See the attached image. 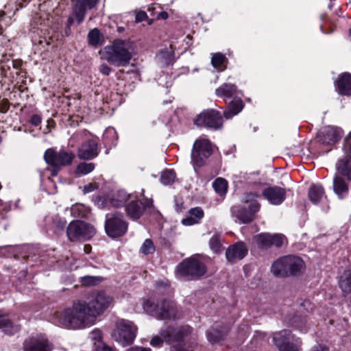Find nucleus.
I'll list each match as a JSON object with an SVG mask.
<instances>
[{"label":"nucleus","mask_w":351,"mask_h":351,"mask_svg":"<svg viewBox=\"0 0 351 351\" xmlns=\"http://www.w3.org/2000/svg\"><path fill=\"white\" fill-rule=\"evenodd\" d=\"M95 320L84 301L75 302L71 308L54 315L56 324L65 328L81 329L90 327L95 324Z\"/></svg>","instance_id":"1"},{"label":"nucleus","mask_w":351,"mask_h":351,"mask_svg":"<svg viewBox=\"0 0 351 351\" xmlns=\"http://www.w3.org/2000/svg\"><path fill=\"white\" fill-rule=\"evenodd\" d=\"M135 53V46L130 40L116 39L110 45L106 46L102 54L110 64L116 66L128 65Z\"/></svg>","instance_id":"2"},{"label":"nucleus","mask_w":351,"mask_h":351,"mask_svg":"<svg viewBox=\"0 0 351 351\" xmlns=\"http://www.w3.org/2000/svg\"><path fill=\"white\" fill-rule=\"evenodd\" d=\"M193 329L188 325L179 327L169 326L166 329L161 330L159 335L154 336L150 341V344L154 347L162 346L164 341L174 343L171 351H192L186 349L185 344L182 343L189 336L192 334Z\"/></svg>","instance_id":"3"},{"label":"nucleus","mask_w":351,"mask_h":351,"mask_svg":"<svg viewBox=\"0 0 351 351\" xmlns=\"http://www.w3.org/2000/svg\"><path fill=\"white\" fill-rule=\"evenodd\" d=\"M206 273V267L198 256L184 259L176 268V275L185 280H195Z\"/></svg>","instance_id":"4"},{"label":"nucleus","mask_w":351,"mask_h":351,"mask_svg":"<svg viewBox=\"0 0 351 351\" xmlns=\"http://www.w3.org/2000/svg\"><path fill=\"white\" fill-rule=\"evenodd\" d=\"M257 197L256 194L252 193L245 194L243 201L247 204L248 210L246 207L234 206L231 208L232 215L243 223L251 222L255 214L260 210L261 206L256 200Z\"/></svg>","instance_id":"5"},{"label":"nucleus","mask_w":351,"mask_h":351,"mask_svg":"<svg viewBox=\"0 0 351 351\" xmlns=\"http://www.w3.org/2000/svg\"><path fill=\"white\" fill-rule=\"evenodd\" d=\"M137 331V327L130 321L119 319L116 323L115 328L112 332V337L123 346L133 343Z\"/></svg>","instance_id":"6"},{"label":"nucleus","mask_w":351,"mask_h":351,"mask_svg":"<svg viewBox=\"0 0 351 351\" xmlns=\"http://www.w3.org/2000/svg\"><path fill=\"white\" fill-rule=\"evenodd\" d=\"M113 302V298L104 291L91 293L86 302L87 307L96 319L108 309Z\"/></svg>","instance_id":"7"},{"label":"nucleus","mask_w":351,"mask_h":351,"mask_svg":"<svg viewBox=\"0 0 351 351\" xmlns=\"http://www.w3.org/2000/svg\"><path fill=\"white\" fill-rule=\"evenodd\" d=\"M66 234L69 239L74 241H86L95 234V228L82 221H73L67 228Z\"/></svg>","instance_id":"8"},{"label":"nucleus","mask_w":351,"mask_h":351,"mask_svg":"<svg viewBox=\"0 0 351 351\" xmlns=\"http://www.w3.org/2000/svg\"><path fill=\"white\" fill-rule=\"evenodd\" d=\"M213 153V146L207 138L197 139L191 152V162L194 167H202Z\"/></svg>","instance_id":"9"},{"label":"nucleus","mask_w":351,"mask_h":351,"mask_svg":"<svg viewBox=\"0 0 351 351\" xmlns=\"http://www.w3.org/2000/svg\"><path fill=\"white\" fill-rule=\"evenodd\" d=\"M74 158L75 155L73 152L64 149L57 151L49 148L45 151L44 154L46 162L56 168L70 165Z\"/></svg>","instance_id":"10"},{"label":"nucleus","mask_w":351,"mask_h":351,"mask_svg":"<svg viewBox=\"0 0 351 351\" xmlns=\"http://www.w3.org/2000/svg\"><path fill=\"white\" fill-rule=\"evenodd\" d=\"M105 229L107 234L112 238H117L125 234L128 230V223L123 220L120 213L106 216Z\"/></svg>","instance_id":"11"},{"label":"nucleus","mask_w":351,"mask_h":351,"mask_svg":"<svg viewBox=\"0 0 351 351\" xmlns=\"http://www.w3.org/2000/svg\"><path fill=\"white\" fill-rule=\"evenodd\" d=\"M196 125L218 129L222 125L221 114L215 110H208L200 113L194 120Z\"/></svg>","instance_id":"12"},{"label":"nucleus","mask_w":351,"mask_h":351,"mask_svg":"<svg viewBox=\"0 0 351 351\" xmlns=\"http://www.w3.org/2000/svg\"><path fill=\"white\" fill-rule=\"evenodd\" d=\"M343 149L346 156L338 161L337 169L339 173L351 180V132L344 139Z\"/></svg>","instance_id":"13"},{"label":"nucleus","mask_w":351,"mask_h":351,"mask_svg":"<svg viewBox=\"0 0 351 351\" xmlns=\"http://www.w3.org/2000/svg\"><path fill=\"white\" fill-rule=\"evenodd\" d=\"M153 206L152 199H145L144 202H139L134 196L125 206V211L128 216L133 219H138L143 215V211L151 208Z\"/></svg>","instance_id":"14"},{"label":"nucleus","mask_w":351,"mask_h":351,"mask_svg":"<svg viewBox=\"0 0 351 351\" xmlns=\"http://www.w3.org/2000/svg\"><path fill=\"white\" fill-rule=\"evenodd\" d=\"M182 317V313L173 301L160 302V311L157 313L159 319L176 320Z\"/></svg>","instance_id":"15"},{"label":"nucleus","mask_w":351,"mask_h":351,"mask_svg":"<svg viewBox=\"0 0 351 351\" xmlns=\"http://www.w3.org/2000/svg\"><path fill=\"white\" fill-rule=\"evenodd\" d=\"M343 130L337 126L328 125L319 132V138L323 144L333 145L337 143L342 137Z\"/></svg>","instance_id":"16"},{"label":"nucleus","mask_w":351,"mask_h":351,"mask_svg":"<svg viewBox=\"0 0 351 351\" xmlns=\"http://www.w3.org/2000/svg\"><path fill=\"white\" fill-rule=\"evenodd\" d=\"M98 154V142L95 138L86 140L77 149V156L81 160H91Z\"/></svg>","instance_id":"17"},{"label":"nucleus","mask_w":351,"mask_h":351,"mask_svg":"<svg viewBox=\"0 0 351 351\" xmlns=\"http://www.w3.org/2000/svg\"><path fill=\"white\" fill-rule=\"evenodd\" d=\"M52 347L44 336L27 339L24 343V351H51Z\"/></svg>","instance_id":"18"},{"label":"nucleus","mask_w":351,"mask_h":351,"mask_svg":"<svg viewBox=\"0 0 351 351\" xmlns=\"http://www.w3.org/2000/svg\"><path fill=\"white\" fill-rule=\"evenodd\" d=\"M263 195L271 204L279 205L285 199V191L279 186H271L263 191Z\"/></svg>","instance_id":"19"},{"label":"nucleus","mask_w":351,"mask_h":351,"mask_svg":"<svg viewBox=\"0 0 351 351\" xmlns=\"http://www.w3.org/2000/svg\"><path fill=\"white\" fill-rule=\"evenodd\" d=\"M247 252L243 243L239 242L230 246L226 252V258L231 263L243 259Z\"/></svg>","instance_id":"20"},{"label":"nucleus","mask_w":351,"mask_h":351,"mask_svg":"<svg viewBox=\"0 0 351 351\" xmlns=\"http://www.w3.org/2000/svg\"><path fill=\"white\" fill-rule=\"evenodd\" d=\"M98 0H75L73 6V13L78 23H81L86 14V9L93 8Z\"/></svg>","instance_id":"21"},{"label":"nucleus","mask_w":351,"mask_h":351,"mask_svg":"<svg viewBox=\"0 0 351 351\" xmlns=\"http://www.w3.org/2000/svg\"><path fill=\"white\" fill-rule=\"evenodd\" d=\"M293 335L289 330H283L273 335V342L278 348L279 351H282V348H285L291 340H293Z\"/></svg>","instance_id":"22"},{"label":"nucleus","mask_w":351,"mask_h":351,"mask_svg":"<svg viewBox=\"0 0 351 351\" xmlns=\"http://www.w3.org/2000/svg\"><path fill=\"white\" fill-rule=\"evenodd\" d=\"M287 264L289 275H298L302 273L305 269L303 260L296 256H287Z\"/></svg>","instance_id":"23"},{"label":"nucleus","mask_w":351,"mask_h":351,"mask_svg":"<svg viewBox=\"0 0 351 351\" xmlns=\"http://www.w3.org/2000/svg\"><path fill=\"white\" fill-rule=\"evenodd\" d=\"M204 213L202 208L195 207L189 210V215L182 220L184 226H193L199 223L204 217Z\"/></svg>","instance_id":"24"},{"label":"nucleus","mask_w":351,"mask_h":351,"mask_svg":"<svg viewBox=\"0 0 351 351\" xmlns=\"http://www.w3.org/2000/svg\"><path fill=\"white\" fill-rule=\"evenodd\" d=\"M271 272L276 276H289L287 256L281 257L276 260L271 265Z\"/></svg>","instance_id":"25"},{"label":"nucleus","mask_w":351,"mask_h":351,"mask_svg":"<svg viewBox=\"0 0 351 351\" xmlns=\"http://www.w3.org/2000/svg\"><path fill=\"white\" fill-rule=\"evenodd\" d=\"M336 86L339 94L342 95H351V75L343 73L336 82Z\"/></svg>","instance_id":"26"},{"label":"nucleus","mask_w":351,"mask_h":351,"mask_svg":"<svg viewBox=\"0 0 351 351\" xmlns=\"http://www.w3.org/2000/svg\"><path fill=\"white\" fill-rule=\"evenodd\" d=\"M333 191L339 199H343L348 195V185L341 176L334 177Z\"/></svg>","instance_id":"27"},{"label":"nucleus","mask_w":351,"mask_h":351,"mask_svg":"<svg viewBox=\"0 0 351 351\" xmlns=\"http://www.w3.org/2000/svg\"><path fill=\"white\" fill-rule=\"evenodd\" d=\"M228 332L227 327H220V329L218 328V326L215 328L213 327L207 332L208 340L212 343H218L224 338Z\"/></svg>","instance_id":"28"},{"label":"nucleus","mask_w":351,"mask_h":351,"mask_svg":"<svg viewBox=\"0 0 351 351\" xmlns=\"http://www.w3.org/2000/svg\"><path fill=\"white\" fill-rule=\"evenodd\" d=\"M134 195L129 194L124 190H119L110 199V204L114 207L122 206L127 201L134 197Z\"/></svg>","instance_id":"29"},{"label":"nucleus","mask_w":351,"mask_h":351,"mask_svg":"<svg viewBox=\"0 0 351 351\" xmlns=\"http://www.w3.org/2000/svg\"><path fill=\"white\" fill-rule=\"evenodd\" d=\"M325 197L324 189L319 184H312L308 190V198L314 204H318Z\"/></svg>","instance_id":"30"},{"label":"nucleus","mask_w":351,"mask_h":351,"mask_svg":"<svg viewBox=\"0 0 351 351\" xmlns=\"http://www.w3.org/2000/svg\"><path fill=\"white\" fill-rule=\"evenodd\" d=\"M0 328L8 335H12L19 330V326L14 324L10 319L0 312Z\"/></svg>","instance_id":"31"},{"label":"nucleus","mask_w":351,"mask_h":351,"mask_svg":"<svg viewBox=\"0 0 351 351\" xmlns=\"http://www.w3.org/2000/svg\"><path fill=\"white\" fill-rule=\"evenodd\" d=\"M243 101L240 98H234L228 105V110L223 112L226 119H230L243 109Z\"/></svg>","instance_id":"32"},{"label":"nucleus","mask_w":351,"mask_h":351,"mask_svg":"<svg viewBox=\"0 0 351 351\" xmlns=\"http://www.w3.org/2000/svg\"><path fill=\"white\" fill-rule=\"evenodd\" d=\"M237 92V87L234 84L225 83L216 89L215 93L218 97H232Z\"/></svg>","instance_id":"33"},{"label":"nucleus","mask_w":351,"mask_h":351,"mask_svg":"<svg viewBox=\"0 0 351 351\" xmlns=\"http://www.w3.org/2000/svg\"><path fill=\"white\" fill-rule=\"evenodd\" d=\"M160 302H155L154 300L147 299L144 300L143 302V308L144 311L152 315H154L157 317V313L160 311Z\"/></svg>","instance_id":"34"},{"label":"nucleus","mask_w":351,"mask_h":351,"mask_svg":"<svg viewBox=\"0 0 351 351\" xmlns=\"http://www.w3.org/2000/svg\"><path fill=\"white\" fill-rule=\"evenodd\" d=\"M254 241L261 249H268L271 247V239L270 234L269 233H261L254 237Z\"/></svg>","instance_id":"35"},{"label":"nucleus","mask_w":351,"mask_h":351,"mask_svg":"<svg viewBox=\"0 0 351 351\" xmlns=\"http://www.w3.org/2000/svg\"><path fill=\"white\" fill-rule=\"evenodd\" d=\"M71 215L74 217H86L89 213V210L84 205L81 204H76L71 208Z\"/></svg>","instance_id":"36"},{"label":"nucleus","mask_w":351,"mask_h":351,"mask_svg":"<svg viewBox=\"0 0 351 351\" xmlns=\"http://www.w3.org/2000/svg\"><path fill=\"white\" fill-rule=\"evenodd\" d=\"M215 191L220 195H224L227 191V181L221 178H217L213 183Z\"/></svg>","instance_id":"37"},{"label":"nucleus","mask_w":351,"mask_h":351,"mask_svg":"<svg viewBox=\"0 0 351 351\" xmlns=\"http://www.w3.org/2000/svg\"><path fill=\"white\" fill-rule=\"evenodd\" d=\"M117 138V132L113 128H107L103 135L104 141L112 145H115Z\"/></svg>","instance_id":"38"},{"label":"nucleus","mask_w":351,"mask_h":351,"mask_svg":"<svg viewBox=\"0 0 351 351\" xmlns=\"http://www.w3.org/2000/svg\"><path fill=\"white\" fill-rule=\"evenodd\" d=\"M95 169V164L93 162H81L80 163L76 168L75 174L76 175H86L90 172H92Z\"/></svg>","instance_id":"39"},{"label":"nucleus","mask_w":351,"mask_h":351,"mask_svg":"<svg viewBox=\"0 0 351 351\" xmlns=\"http://www.w3.org/2000/svg\"><path fill=\"white\" fill-rule=\"evenodd\" d=\"M102 36L98 29L95 28L89 32L88 40L90 45L97 46L101 44Z\"/></svg>","instance_id":"40"},{"label":"nucleus","mask_w":351,"mask_h":351,"mask_svg":"<svg viewBox=\"0 0 351 351\" xmlns=\"http://www.w3.org/2000/svg\"><path fill=\"white\" fill-rule=\"evenodd\" d=\"M157 58L158 60L165 65L169 64L173 58V52L166 49L161 51L158 55Z\"/></svg>","instance_id":"41"},{"label":"nucleus","mask_w":351,"mask_h":351,"mask_svg":"<svg viewBox=\"0 0 351 351\" xmlns=\"http://www.w3.org/2000/svg\"><path fill=\"white\" fill-rule=\"evenodd\" d=\"M176 178V173L172 169H167L162 173L161 182L165 185L171 184Z\"/></svg>","instance_id":"42"},{"label":"nucleus","mask_w":351,"mask_h":351,"mask_svg":"<svg viewBox=\"0 0 351 351\" xmlns=\"http://www.w3.org/2000/svg\"><path fill=\"white\" fill-rule=\"evenodd\" d=\"M302 341L299 338H295L293 336V340H291L285 348H282V351H301Z\"/></svg>","instance_id":"43"},{"label":"nucleus","mask_w":351,"mask_h":351,"mask_svg":"<svg viewBox=\"0 0 351 351\" xmlns=\"http://www.w3.org/2000/svg\"><path fill=\"white\" fill-rule=\"evenodd\" d=\"M154 252L155 245L153 241L149 239H145L140 248V252L144 255H148L153 254Z\"/></svg>","instance_id":"44"},{"label":"nucleus","mask_w":351,"mask_h":351,"mask_svg":"<svg viewBox=\"0 0 351 351\" xmlns=\"http://www.w3.org/2000/svg\"><path fill=\"white\" fill-rule=\"evenodd\" d=\"M101 280L99 276H85L80 278V282L84 286H93L99 284Z\"/></svg>","instance_id":"45"},{"label":"nucleus","mask_w":351,"mask_h":351,"mask_svg":"<svg viewBox=\"0 0 351 351\" xmlns=\"http://www.w3.org/2000/svg\"><path fill=\"white\" fill-rule=\"evenodd\" d=\"M210 249L215 253H218L221 250V244L220 237L219 234H214L209 241Z\"/></svg>","instance_id":"46"},{"label":"nucleus","mask_w":351,"mask_h":351,"mask_svg":"<svg viewBox=\"0 0 351 351\" xmlns=\"http://www.w3.org/2000/svg\"><path fill=\"white\" fill-rule=\"evenodd\" d=\"M226 58L225 56L221 53H214L211 58V64L215 68H220L223 66Z\"/></svg>","instance_id":"47"},{"label":"nucleus","mask_w":351,"mask_h":351,"mask_svg":"<svg viewBox=\"0 0 351 351\" xmlns=\"http://www.w3.org/2000/svg\"><path fill=\"white\" fill-rule=\"evenodd\" d=\"M271 239V247L276 246L277 247H280L283 245V243L285 240V237L280 234H270Z\"/></svg>","instance_id":"48"},{"label":"nucleus","mask_w":351,"mask_h":351,"mask_svg":"<svg viewBox=\"0 0 351 351\" xmlns=\"http://www.w3.org/2000/svg\"><path fill=\"white\" fill-rule=\"evenodd\" d=\"M339 286L344 293H351V277L346 278H341L339 281Z\"/></svg>","instance_id":"49"},{"label":"nucleus","mask_w":351,"mask_h":351,"mask_svg":"<svg viewBox=\"0 0 351 351\" xmlns=\"http://www.w3.org/2000/svg\"><path fill=\"white\" fill-rule=\"evenodd\" d=\"M47 223H49L52 221L51 218L47 217L45 219ZM66 225V221L62 220L60 219H56L53 220V226L51 228V229L56 228L57 230H62L64 228Z\"/></svg>","instance_id":"50"},{"label":"nucleus","mask_w":351,"mask_h":351,"mask_svg":"<svg viewBox=\"0 0 351 351\" xmlns=\"http://www.w3.org/2000/svg\"><path fill=\"white\" fill-rule=\"evenodd\" d=\"M307 320L305 318H302L299 322L295 321V327L301 331V332L305 333L308 329L306 328Z\"/></svg>","instance_id":"51"},{"label":"nucleus","mask_w":351,"mask_h":351,"mask_svg":"<svg viewBox=\"0 0 351 351\" xmlns=\"http://www.w3.org/2000/svg\"><path fill=\"white\" fill-rule=\"evenodd\" d=\"M95 351H113L112 348L105 344L103 341L94 343Z\"/></svg>","instance_id":"52"},{"label":"nucleus","mask_w":351,"mask_h":351,"mask_svg":"<svg viewBox=\"0 0 351 351\" xmlns=\"http://www.w3.org/2000/svg\"><path fill=\"white\" fill-rule=\"evenodd\" d=\"M91 338L95 341V343L102 342L101 331L99 330H94L92 332Z\"/></svg>","instance_id":"53"},{"label":"nucleus","mask_w":351,"mask_h":351,"mask_svg":"<svg viewBox=\"0 0 351 351\" xmlns=\"http://www.w3.org/2000/svg\"><path fill=\"white\" fill-rule=\"evenodd\" d=\"M147 18V14L145 12L140 11L136 14V22H142L145 21Z\"/></svg>","instance_id":"54"},{"label":"nucleus","mask_w":351,"mask_h":351,"mask_svg":"<svg viewBox=\"0 0 351 351\" xmlns=\"http://www.w3.org/2000/svg\"><path fill=\"white\" fill-rule=\"evenodd\" d=\"M31 123L35 126H38L41 123V118L38 114H34L31 118Z\"/></svg>","instance_id":"55"},{"label":"nucleus","mask_w":351,"mask_h":351,"mask_svg":"<svg viewBox=\"0 0 351 351\" xmlns=\"http://www.w3.org/2000/svg\"><path fill=\"white\" fill-rule=\"evenodd\" d=\"M99 71L104 75H108L111 72V69L106 64H101L99 67Z\"/></svg>","instance_id":"56"},{"label":"nucleus","mask_w":351,"mask_h":351,"mask_svg":"<svg viewBox=\"0 0 351 351\" xmlns=\"http://www.w3.org/2000/svg\"><path fill=\"white\" fill-rule=\"evenodd\" d=\"M126 351H152L150 348L142 347H132L128 349Z\"/></svg>","instance_id":"57"},{"label":"nucleus","mask_w":351,"mask_h":351,"mask_svg":"<svg viewBox=\"0 0 351 351\" xmlns=\"http://www.w3.org/2000/svg\"><path fill=\"white\" fill-rule=\"evenodd\" d=\"M9 109V106L8 102L2 103L0 105V112L3 113H5Z\"/></svg>","instance_id":"58"},{"label":"nucleus","mask_w":351,"mask_h":351,"mask_svg":"<svg viewBox=\"0 0 351 351\" xmlns=\"http://www.w3.org/2000/svg\"><path fill=\"white\" fill-rule=\"evenodd\" d=\"M167 18H168V13L165 11L160 12L157 15L158 19H167Z\"/></svg>","instance_id":"59"},{"label":"nucleus","mask_w":351,"mask_h":351,"mask_svg":"<svg viewBox=\"0 0 351 351\" xmlns=\"http://www.w3.org/2000/svg\"><path fill=\"white\" fill-rule=\"evenodd\" d=\"M311 351H329L328 349L322 346H317L312 348Z\"/></svg>","instance_id":"60"},{"label":"nucleus","mask_w":351,"mask_h":351,"mask_svg":"<svg viewBox=\"0 0 351 351\" xmlns=\"http://www.w3.org/2000/svg\"><path fill=\"white\" fill-rule=\"evenodd\" d=\"M94 189H95V186L92 184H90L88 186H84L85 193H90V192L93 191Z\"/></svg>","instance_id":"61"},{"label":"nucleus","mask_w":351,"mask_h":351,"mask_svg":"<svg viewBox=\"0 0 351 351\" xmlns=\"http://www.w3.org/2000/svg\"><path fill=\"white\" fill-rule=\"evenodd\" d=\"M91 249H92L91 246L88 244L85 245L84 247V250L86 254L90 253L91 251Z\"/></svg>","instance_id":"62"},{"label":"nucleus","mask_w":351,"mask_h":351,"mask_svg":"<svg viewBox=\"0 0 351 351\" xmlns=\"http://www.w3.org/2000/svg\"><path fill=\"white\" fill-rule=\"evenodd\" d=\"M57 173H58V171H57V170H56V169H53V170H52V171H51V175H52V176H56V175H57Z\"/></svg>","instance_id":"63"},{"label":"nucleus","mask_w":351,"mask_h":351,"mask_svg":"<svg viewBox=\"0 0 351 351\" xmlns=\"http://www.w3.org/2000/svg\"><path fill=\"white\" fill-rule=\"evenodd\" d=\"M349 35L351 36V28L349 30Z\"/></svg>","instance_id":"64"}]
</instances>
